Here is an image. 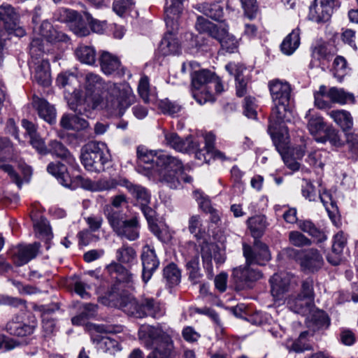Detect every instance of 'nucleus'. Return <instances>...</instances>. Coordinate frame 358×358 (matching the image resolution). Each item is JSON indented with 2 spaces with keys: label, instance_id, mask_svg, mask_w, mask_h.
I'll return each mask as SVG.
<instances>
[{
  "label": "nucleus",
  "instance_id": "obj_1",
  "mask_svg": "<svg viewBox=\"0 0 358 358\" xmlns=\"http://www.w3.org/2000/svg\"><path fill=\"white\" fill-rule=\"evenodd\" d=\"M85 88L90 93L94 94L92 98L94 109L105 108L118 117H122L136 99L129 85L112 83L105 85L99 75L92 73L85 76Z\"/></svg>",
  "mask_w": 358,
  "mask_h": 358
},
{
  "label": "nucleus",
  "instance_id": "obj_2",
  "mask_svg": "<svg viewBox=\"0 0 358 358\" xmlns=\"http://www.w3.org/2000/svg\"><path fill=\"white\" fill-rule=\"evenodd\" d=\"M273 105L268 131L276 150L282 153L289 143L287 129L282 124L291 122L293 115L289 103H273Z\"/></svg>",
  "mask_w": 358,
  "mask_h": 358
},
{
  "label": "nucleus",
  "instance_id": "obj_3",
  "mask_svg": "<svg viewBox=\"0 0 358 358\" xmlns=\"http://www.w3.org/2000/svg\"><path fill=\"white\" fill-rule=\"evenodd\" d=\"M49 51L41 38L34 36L32 39L29 53V67L34 74V79L39 85L47 87L51 83L50 66L48 59L43 56Z\"/></svg>",
  "mask_w": 358,
  "mask_h": 358
},
{
  "label": "nucleus",
  "instance_id": "obj_4",
  "mask_svg": "<svg viewBox=\"0 0 358 358\" xmlns=\"http://www.w3.org/2000/svg\"><path fill=\"white\" fill-rule=\"evenodd\" d=\"M152 169L159 182L165 183L171 189L179 187L180 180L178 175L183 171V164L180 159L159 151Z\"/></svg>",
  "mask_w": 358,
  "mask_h": 358
},
{
  "label": "nucleus",
  "instance_id": "obj_5",
  "mask_svg": "<svg viewBox=\"0 0 358 358\" xmlns=\"http://www.w3.org/2000/svg\"><path fill=\"white\" fill-rule=\"evenodd\" d=\"M105 215L113 231L121 238L133 241L139 237L140 224L137 217L127 220L124 213L111 207L105 210Z\"/></svg>",
  "mask_w": 358,
  "mask_h": 358
},
{
  "label": "nucleus",
  "instance_id": "obj_6",
  "mask_svg": "<svg viewBox=\"0 0 358 358\" xmlns=\"http://www.w3.org/2000/svg\"><path fill=\"white\" fill-rule=\"evenodd\" d=\"M120 306L127 315L137 318L152 317L159 319L166 314L164 305L150 297L142 299L141 301L131 299L127 302L121 303Z\"/></svg>",
  "mask_w": 358,
  "mask_h": 358
},
{
  "label": "nucleus",
  "instance_id": "obj_7",
  "mask_svg": "<svg viewBox=\"0 0 358 358\" xmlns=\"http://www.w3.org/2000/svg\"><path fill=\"white\" fill-rule=\"evenodd\" d=\"M105 150V145L96 141L90 142L83 148L80 161L87 171L100 173L105 170L108 162Z\"/></svg>",
  "mask_w": 358,
  "mask_h": 358
},
{
  "label": "nucleus",
  "instance_id": "obj_8",
  "mask_svg": "<svg viewBox=\"0 0 358 358\" xmlns=\"http://www.w3.org/2000/svg\"><path fill=\"white\" fill-rule=\"evenodd\" d=\"M284 254L290 259L297 262L304 272L314 273L320 270L324 264V259L317 249L310 248L306 250L287 248Z\"/></svg>",
  "mask_w": 358,
  "mask_h": 358
},
{
  "label": "nucleus",
  "instance_id": "obj_9",
  "mask_svg": "<svg viewBox=\"0 0 358 358\" xmlns=\"http://www.w3.org/2000/svg\"><path fill=\"white\" fill-rule=\"evenodd\" d=\"M214 74L208 70H200L192 75V92L195 100L201 105L211 100V94L207 89V85L213 82Z\"/></svg>",
  "mask_w": 358,
  "mask_h": 358
},
{
  "label": "nucleus",
  "instance_id": "obj_10",
  "mask_svg": "<svg viewBox=\"0 0 358 358\" xmlns=\"http://www.w3.org/2000/svg\"><path fill=\"white\" fill-rule=\"evenodd\" d=\"M53 18L56 21L69 24L72 31L79 36H85L89 34L80 15L73 10L60 8L54 12Z\"/></svg>",
  "mask_w": 358,
  "mask_h": 358
},
{
  "label": "nucleus",
  "instance_id": "obj_11",
  "mask_svg": "<svg viewBox=\"0 0 358 358\" xmlns=\"http://www.w3.org/2000/svg\"><path fill=\"white\" fill-rule=\"evenodd\" d=\"M0 24L10 34L13 33L18 37L25 35V30L20 26L19 14L10 4L0 6Z\"/></svg>",
  "mask_w": 358,
  "mask_h": 358
},
{
  "label": "nucleus",
  "instance_id": "obj_12",
  "mask_svg": "<svg viewBox=\"0 0 358 358\" xmlns=\"http://www.w3.org/2000/svg\"><path fill=\"white\" fill-rule=\"evenodd\" d=\"M243 253L247 264L254 265H265L271 257L268 246L259 240H255L252 247L243 243Z\"/></svg>",
  "mask_w": 358,
  "mask_h": 358
},
{
  "label": "nucleus",
  "instance_id": "obj_13",
  "mask_svg": "<svg viewBox=\"0 0 358 358\" xmlns=\"http://www.w3.org/2000/svg\"><path fill=\"white\" fill-rule=\"evenodd\" d=\"M292 279V275L285 272L275 273L269 279L271 294L279 305L285 303V294L289 289Z\"/></svg>",
  "mask_w": 358,
  "mask_h": 358
},
{
  "label": "nucleus",
  "instance_id": "obj_14",
  "mask_svg": "<svg viewBox=\"0 0 358 358\" xmlns=\"http://www.w3.org/2000/svg\"><path fill=\"white\" fill-rule=\"evenodd\" d=\"M142 264L141 278L147 283L159 266V260L153 247L145 245L142 248L141 254Z\"/></svg>",
  "mask_w": 358,
  "mask_h": 358
},
{
  "label": "nucleus",
  "instance_id": "obj_15",
  "mask_svg": "<svg viewBox=\"0 0 358 358\" xmlns=\"http://www.w3.org/2000/svg\"><path fill=\"white\" fill-rule=\"evenodd\" d=\"M138 338L146 348L154 347L171 337L161 328L143 324L138 329Z\"/></svg>",
  "mask_w": 358,
  "mask_h": 358
},
{
  "label": "nucleus",
  "instance_id": "obj_16",
  "mask_svg": "<svg viewBox=\"0 0 358 358\" xmlns=\"http://www.w3.org/2000/svg\"><path fill=\"white\" fill-rule=\"evenodd\" d=\"M252 264H247L234 268L232 276L236 283L242 289L250 287V284L262 278V272L252 266Z\"/></svg>",
  "mask_w": 358,
  "mask_h": 358
},
{
  "label": "nucleus",
  "instance_id": "obj_17",
  "mask_svg": "<svg viewBox=\"0 0 358 358\" xmlns=\"http://www.w3.org/2000/svg\"><path fill=\"white\" fill-rule=\"evenodd\" d=\"M334 8L330 6V3L314 0L309 6L307 17L310 21L317 24L325 23L331 19Z\"/></svg>",
  "mask_w": 358,
  "mask_h": 358
},
{
  "label": "nucleus",
  "instance_id": "obj_18",
  "mask_svg": "<svg viewBox=\"0 0 358 358\" xmlns=\"http://www.w3.org/2000/svg\"><path fill=\"white\" fill-rule=\"evenodd\" d=\"M164 137L166 144L178 152H189L199 147V142L192 136L182 139L176 133L167 132Z\"/></svg>",
  "mask_w": 358,
  "mask_h": 358
},
{
  "label": "nucleus",
  "instance_id": "obj_19",
  "mask_svg": "<svg viewBox=\"0 0 358 358\" xmlns=\"http://www.w3.org/2000/svg\"><path fill=\"white\" fill-rule=\"evenodd\" d=\"M34 33L36 36H41L46 40L47 43H50L67 42L69 40L66 34L55 29L47 20L43 21L39 25H35Z\"/></svg>",
  "mask_w": 358,
  "mask_h": 358
},
{
  "label": "nucleus",
  "instance_id": "obj_20",
  "mask_svg": "<svg viewBox=\"0 0 358 358\" xmlns=\"http://www.w3.org/2000/svg\"><path fill=\"white\" fill-rule=\"evenodd\" d=\"M101 69L106 75L122 76L125 69L122 66L120 59L115 55L103 51L99 57Z\"/></svg>",
  "mask_w": 358,
  "mask_h": 358
},
{
  "label": "nucleus",
  "instance_id": "obj_21",
  "mask_svg": "<svg viewBox=\"0 0 358 358\" xmlns=\"http://www.w3.org/2000/svg\"><path fill=\"white\" fill-rule=\"evenodd\" d=\"M268 87L273 103H290L292 89L287 82L273 80L268 83Z\"/></svg>",
  "mask_w": 358,
  "mask_h": 358
},
{
  "label": "nucleus",
  "instance_id": "obj_22",
  "mask_svg": "<svg viewBox=\"0 0 358 358\" xmlns=\"http://www.w3.org/2000/svg\"><path fill=\"white\" fill-rule=\"evenodd\" d=\"M40 243L35 242L29 245H19L13 251V258L15 264L22 266L35 258L40 248Z\"/></svg>",
  "mask_w": 358,
  "mask_h": 358
},
{
  "label": "nucleus",
  "instance_id": "obj_23",
  "mask_svg": "<svg viewBox=\"0 0 358 358\" xmlns=\"http://www.w3.org/2000/svg\"><path fill=\"white\" fill-rule=\"evenodd\" d=\"M327 115L344 134L352 130L354 119L350 111L336 109L329 111Z\"/></svg>",
  "mask_w": 358,
  "mask_h": 358
},
{
  "label": "nucleus",
  "instance_id": "obj_24",
  "mask_svg": "<svg viewBox=\"0 0 358 358\" xmlns=\"http://www.w3.org/2000/svg\"><path fill=\"white\" fill-rule=\"evenodd\" d=\"M34 108L37 110L41 118L49 124L55 122L56 110L53 106L50 105L46 100L38 96L33 97L32 102Z\"/></svg>",
  "mask_w": 358,
  "mask_h": 358
},
{
  "label": "nucleus",
  "instance_id": "obj_25",
  "mask_svg": "<svg viewBox=\"0 0 358 358\" xmlns=\"http://www.w3.org/2000/svg\"><path fill=\"white\" fill-rule=\"evenodd\" d=\"M327 98L329 99L331 102L340 105L353 103L355 101L352 93L347 92L343 88L336 87H330L328 90Z\"/></svg>",
  "mask_w": 358,
  "mask_h": 358
},
{
  "label": "nucleus",
  "instance_id": "obj_26",
  "mask_svg": "<svg viewBox=\"0 0 358 358\" xmlns=\"http://www.w3.org/2000/svg\"><path fill=\"white\" fill-rule=\"evenodd\" d=\"M159 51L164 56L178 54L180 46L176 35L166 34L159 45Z\"/></svg>",
  "mask_w": 358,
  "mask_h": 358
},
{
  "label": "nucleus",
  "instance_id": "obj_27",
  "mask_svg": "<svg viewBox=\"0 0 358 358\" xmlns=\"http://www.w3.org/2000/svg\"><path fill=\"white\" fill-rule=\"evenodd\" d=\"M301 31L299 28H296L289 34L281 43V51L287 55H290L299 48L300 45Z\"/></svg>",
  "mask_w": 358,
  "mask_h": 358
},
{
  "label": "nucleus",
  "instance_id": "obj_28",
  "mask_svg": "<svg viewBox=\"0 0 358 358\" xmlns=\"http://www.w3.org/2000/svg\"><path fill=\"white\" fill-rule=\"evenodd\" d=\"M108 273L112 278L120 282H129L131 280L132 274L119 262H113L106 267Z\"/></svg>",
  "mask_w": 358,
  "mask_h": 358
},
{
  "label": "nucleus",
  "instance_id": "obj_29",
  "mask_svg": "<svg viewBox=\"0 0 358 358\" xmlns=\"http://www.w3.org/2000/svg\"><path fill=\"white\" fill-rule=\"evenodd\" d=\"M248 224L255 240H258L264 234L268 222L266 216L259 215L249 218Z\"/></svg>",
  "mask_w": 358,
  "mask_h": 358
},
{
  "label": "nucleus",
  "instance_id": "obj_30",
  "mask_svg": "<svg viewBox=\"0 0 358 358\" xmlns=\"http://www.w3.org/2000/svg\"><path fill=\"white\" fill-rule=\"evenodd\" d=\"M49 152L62 158L69 166L72 167L75 166L76 159L60 142L57 141H50Z\"/></svg>",
  "mask_w": 358,
  "mask_h": 358
},
{
  "label": "nucleus",
  "instance_id": "obj_31",
  "mask_svg": "<svg viewBox=\"0 0 358 358\" xmlns=\"http://www.w3.org/2000/svg\"><path fill=\"white\" fill-rule=\"evenodd\" d=\"M148 358H173V343L171 338L154 346Z\"/></svg>",
  "mask_w": 358,
  "mask_h": 358
},
{
  "label": "nucleus",
  "instance_id": "obj_32",
  "mask_svg": "<svg viewBox=\"0 0 358 358\" xmlns=\"http://www.w3.org/2000/svg\"><path fill=\"white\" fill-rule=\"evenodd\" d=\"M93 342L99 350L109 354H115L121 350L119 342L110 337L101 336L92 338Z\"/></svg>",
  "mask_w": 358,
  "mask_h": 358
},
{
  "label": "nucleus",
  "instance_id": "obj_33",
  "mask_svg": "<svg viewBox=\"0 0 358 358\" xmlns=\"http://www.w3.org/2000/svg\"><path fill=\"white\" fill-rule=\"evenodd\" d=\"M324 134L323 136L316 138L317 142L324 143L329 141L331 145L335 147H340L343 145L339 130L332 125L327 126L324 130Z\"/></svg>",
  "mask_w": 358,
  "mask_h": 358
},
{
  "label": "nucleus",
  "instance_id": "obj_34",
  "mask_svg": "<svg viewBox=\"0 0 358 358\" xmlns=\"http://www.w3.org/2000/svg\"><path fill=\"white\" fill-rule=\"evenodd\" d=\"M285 302L288 308L296 313H303L304 309H306L310 303L309 301L299 294L289 295L285 300Z\"/></svg>",
  "mask_w": 358,
  "mask_h": 358
},
{
  "label": "nucleus",
  "instance_id": "obj_35",
  "mask_svg": "<svg viewBox=\"0 0 358 358\" xmlns=\"http://www.w3.org/2000/svg\"><path fill=\"white\" fill-rule=\"evenodd\" d=\"M128 191L133 195L137 200L140 206L149 204L150 201V194L148 192L147 189L138 185H134L127 180V184L125 187Z\"/></svg>",
  "mask_w": 358,
  "mask_h": 358
},
{
  "label": "nucleus",
  "instance_id": "obj_36",
  "mask_svg": "<svg viewBox=\"0 0 358 358\" xmlns=\"http://www.w3.org/2000/svg\"><path fill=\"white\" fill-rule=\"evenodd\" d=\"M116 259L119 263L130 266L136 262V250L131 246L123 245L116 251Z\"/></svg>",
  "mask_w": 358,
  "mask_h": 358
},
{
  "label": "nucleus",
  "instance_id": "obj_37",
  "mask_svg": "<svg viewBox=\"0 0 358 358\" xmlns=\"http://www.w3.org/2000/svg\"><path fill=\"white\" fill-rule=\"evenodd\" d=\"M75 55L77 59L83 64L93 65L96 62V51L91 46H78L75 50Z\"/></svg>",
  "mask_w": 358,
  "mask_h": 358
},
{
  "label": "nucleus",
  "instance_id": "obj_38",
  "mask_svg": "<svg viewBox=\"0 0 358 358\" xmlns=\"http://www.w3.org/2000/svg\"><path fill=\"white\" fill-rule=\"evenodd\" d=\"M226 69L231 74H234L236 85V95L239 97L243 96L247 92V81L243 78L237 66L229 64L226 66Z\"/></svg>",
  "mask_w": 358,
  "mask_h": 358
},
{
  "label": "nucleus",
  "instance_id": "obj_39",
  "mask_svg": "<svg viewBox=\"0 0 358 358\" xmlns=\"http://www.w3.org/2000/svg\"><path fill=\"white\" fill-rule=\"evenodd\" d=\"M98 306L94 303H87L82 306L81 313L72 318V323L76 325L83 324L85 321L96 314Z\"/></svg>",
  "mask_w": 358,
  "mask_h": 358
},
{
  "label": "nucleus",
  "instance_id": "obj_40",
  "mask_svg": "<svg viewBox=\"0 0 358 358\" xmlns=\"http://www.w3.org/2000/svg\"><path fill=\"white\" fill-rule=\"evenodd\" d=\"M299 228L305 233L315 238L317 242H322L327 239L324 233L317 228L310 220H302L299 222Z\"/></svg>",
  "mask_w": 358,
  "mask_h": 358
},
{
  "label": "nucleus",
  "instance_id": "obj_41",
  "mask_svg": "<svg viewBox=\"0 0 358 358\" xmlns=\"http://www.w3.org/2000/svg\"><path fill=\"white\" fill-rule=\"evenodd\" d=\"M6 329L12 335L23 337L31 334L34 327L22 322L12 321L7 324Z\"/></svg>",
  "mask_w": 358,
  "mask_h": 358
},
{
  "label": "nucleus",
  "instance_id": "obj_42",
  "mask_svg": "<svg viewBox=\"0 0 358 358\" xmlns=\"http://www.w3.org/2000/svg\"><path fill=\"white\" fill-rule=\"evenodd\" d=\"M306 117H308L307 127L313 136H317L327 127L324 118L318 115H310V110L308 111Z\"/></svg>",
  "mask_w": 358,
  "mask_h": 358
},
{
  "label": "nucleus",
  "instance_id": "obj_43",
  "mask_svg": "<svg viewBox=\"0 0 358 358\" xmlns=\"http://www.w3.org/2000/svg\"><path fill=\"white\" fill-rule=\"evenodd\" d=\"M127 184V179L124 178H103L96 182V191L110 190L117 186L125 187Z\"/></svg>",
  "mask_w": 358,
  "mask_h": 358
},
{
  "label": "nucleus",
  "instance_id": "obj_44",
  "mask_svg": "<svg viewBox=\"0 0 358 358\" xmlns=\"http://www.w3.org/2000/svg\"><path fill=\"white\" fill-rule=\"evenodd\" d=\"M188 230L197 240L203 237L206 231L203 228L202 220L199 215H193L189 218Z\"/></svg>",
  "mask_w": 358,
  "mask_h": 358
},
{
  "label": "nucleus",
  "instance_id": "obj_45",
  "mask_svg": "<svg viewBox=\"0 0 358 358\" xmlns=\"http://www.w3.org/2000/svg\"><path fill=\"white\" fill-rule=\"evenodd\" d=\"M348 62L345 58L343 56H337L333 62L332 72L338 82H342L348 73Z\"/></svg>",
  "mask_w": 358,
  "mask_h": 358
},
{
  "label": "nucleus",
  "instance_id": "obj_46",
  "mask_svg": "<svg viewBox=\"0 0 358 358\" xmlns=\"http://www.w3.org/2000/svg\"><path fill=\"white\" fill-rule=\"evenodd\" d=\"M66 99H67V103L71 110L80 115L85 113L86 109L83 106V99L80 97V92L78 90L73 89L70 96H66Z\"/></svg>",
  "mask_w": 358,
  "mask_h": 358
},
{
  "label": "nucleus",
  "instance_id": "obj_47",
  "mask_svg": "<svg viewBox=\"0 0 358 358\" xmlns=\"http://www.w3.org/2000/svg\"><path fill=\"white\" fill-rule=\"evenodd\" d=\"M163 276L169 285L173 286L180 282L181 275L176 265L171 263L164 268Z\"/></svg>",
  "mask_w": 358,
  "mask_h": 358
},
{
  "label": "nucleus",
  "instance_id": "obj_48",
  "mask_svg": "<svg viewBox=\"0 0 358 358\" xmlns=\"http://www.w3.org/2000/svg\"><path fill=\"white\" fill-rule=\"evenodd\" d=\"M15 155V150L9 139L0 137V161L13 160Z\"/></svg>",
  "mask_w": 358,
  "mask_h": 358
},
{
  "label": "nucleus",
  "instance_id": "obj_49",
  "mask_svg": "<svg viewBox=\"0 0 358 358\" xmlns=\"http://www.w3.org/2000/svg\"><path fill=\"white\" fill-rule=\"evenodd\" d=\"M186 267L190 280L194 284L197 283L201 276L199 268V256L196 255L189 260L186 264Z\"/></svg>",
  "mask_w": 358,
  "mask_h": 358
},
{
  "label": "nucleus",
  "instance_id": "obj_50",
  "mask_svg": "<svg viewBox=\"0 0 358 358\" xmlns=\"http://www.w3.org/2000/svg\"><path fill=\"white\" fill-rule=\"evenodd\" d=\"M203 13L206 16L216 21H221L224 15L223 7L217 3L205 5Z\"/></svg>",
  "mask_w": 358,
  "mask_h": 358
},
{
  "label": "nucleus",
  "instance_id": "obj_51",
  "mask_svg": "<svg viewBox=\"0 0 358 358\" xmlns=\"http://www.w3.org/2000/svg\"><path fill=\"white\" fill-rule=\"evenodd\" d=\"M320 199L329 217L334 216L338 212V208L336 203L332 199L331 194L329 192L324 191L320 194Z\"/></svg>",
  "mask_w": 358,
  "mask_h": 358
},
{
  "label": "nucleus",
  "instance_id": "obj_52",
  "mask_svg": "<svg viewBox=\"0 0 358 358\" xmlns=\"http://www.w3.org/2000/svg\"><path fill=\"white\" fill-rule=\"evenodd\" d=\"M201 257L203 262L204 268L207 271L208 278L211 279L213 277L212 257L208 245L206 243H203L201 246Z\"/></svg>",
  "mask_w": 358,
  "mask_h": 358
},
{
  "label": "nucleus",
  "instance_id": "obj_53",
  "mask_svg": "<svg viewBox=\"0 0 358 358\" xmlns=\"http://www.w3.org/2000/svg\"><path fill=\"white\" fill-rule=\"evenodd\" d=\"M327 93L328 90L324 85H321L319 90L314 92V103L316 107L322 110L330 107V103L325 100V97H327Z\"/></svg>",
  "mask_w": 358,
  "mask_h": 358
},
{
  "label": "nucleus",
  "instance_id": "obj_54",
  "mask_svg": "<svg viewBox=\"0 0 358 358\" xmlns=\"http://www.w3.org/2000/svg\"><path fill=\"white\" fill-rule=\"evenodd\" d=\"M289 241L292 245L298 248L311 245V241L298 231H292L289 232Z\"/></svg>",
  "mask_w": 358,
  "mask_h": 358
},
{
  "label": "nucleus",
  "instance_id": "obj_55",
  "mask_svg": "<svg viewBox=\"0 0 358 358\" xmlns=\"http://www.w3.org/2000/svg\"><path fill=\"white\" fill-rule=\"evenodd\" d=\"M159 152L148 150L143 148H138L137 150V157L140 163L145 164H151L155 165V159Z\"/></svg>",
  "mask_w": 358,
  "mask_h": 358
},
{
  "label": "nucleus",
  "instance_id": "obj_56",
  "mask_svg": "<svg viewBox=\"0 0 358 358\" xmlns=\"http://www.w3.org/2000/svg\"><path fill=\"white\" fill-rule=\"evenodd\" d=\"M47 171L49 173L61 180H64L68 176L66 166L59 162L50 163L47 167Z\"/></svg>",
  "mask_w": 358,
  "mask_h": 358
},
{
  "label": "nucleus",
  "instance_id": "obj_57",
  "mask_svg": "<svg viewBox=\"0 0 358 358\" xmlns=\"http://www.w3.org/2000/svg\"><path fill=\"white\" fill-rule=\"evenodd\" d=\"M138 92L145 103L150 101V84L148 76H143L139 80Z\"/></svg>",
  "mask_w": 358,
  "mask_h": 358
},
{
  "label": "nucleus",
  "instance_id": "obj_58",
  "mask_svg": "<svg viewBox=\"0 0 358 358\" xmlns=\"http://www.w3.org/2000/svg\"><path fill=\"white\" fill-rule=\"evenodd\" d=\"M159 108L164 114L170 115H174L181 110V106L179 104L168 99L162 101L159 103Z\"/></svg>",
  "mask_w": 358,
  "mask_h": 358
},
{
  "label": "nucleus",
  "instance_id": "obj_59",
  "mask_svg": "<svg viewBox=\"0 0 358 358\" xmlns=\"http://www.w3.org/2000/svg\"><path fill=\"white\" fill-rule=\"evenodd\" d=\"M222 48L225 50L227 52L234 53L238 50V43L236 37L229 33L227 36L220 43Z\"/></svg>",
  "mask_w": 358,
  "mask_h": 358
},
{
  "label": "nucleus",
  "instance_id": "obj_60",
  "mask_svg": "<svg viewBox=\"0 0 358 358\" xmlns=\"http://www.w3.org/2000/svg\"><path fill=\"white\" fill-rule=\"evenodd\" d=\"M303 297L311 302L314 299L313 280L311 278H307L302 282L301 292Z\"/></svg>",
  "mask_w": 358,
  "mask_h": 358
},
{
  "label": "nucleus",
  "instance_id": "obj_61",
  "mask_svg": "<svg viewBox=\"0 0 358 358\" xmlns=\"http://www.w3.org/2000/svg\"><path fill=\"white\" fill-rule=\"evenodd\" d=\"M77 78L72 73H60L57 78V84L61 87H66L67 86H72L76 84Z\"/></svg>",
  "mask_w": 358,
  "mask_h": 358
},
{
  "label": "nucleus",
  "instance_id": "obj_62",
  "mask_svg": "<svg viewBox=\"0 0 358 358\" xmlns=\"http://www.w3.org/2000/svg\"><path fill=\"white\" fill-rule=\"evenodd\" d=\"M307 334V331L302 332L300 334L299 338L292 344L290 350L299 353L303 352L305 350H310L309 344L306 343L304 341V339L306 338Z\"/></svg>",
  "mask_w": 358,
  "mask_h": 358
},
{
  "label": "nucleus",
  "instance_id": "obj_63",
  "mask_svg": "<svg viewBox=\"0 0 358 358\" xmlns=\"http://www.w3.org/2000/svg\"><path fill=\"white\" fill-rule=\"evenodd\" d=\"M228 34V26L218 27L213 24L208 35L220 43Z\"/></svg>",
  "mask_w": 358,
  "mask_h": 358
},
{
  "label": "nucleus",
  "instance_id": "obj_64",
  "mask_svg": "<svg viewBox=\"0 0 358 358\" xmlns=\"http://www.w3.org/2000/svg\"><path fill=\"white\" fill-rule=\"evenodd\" d=\"M301 192L303 196L310 201H315L317 193L314 185L308 180H304L302 185Z\"/></svg>",
  "mask_w": 358,
  "mask_h": 358
}]
</instances>
